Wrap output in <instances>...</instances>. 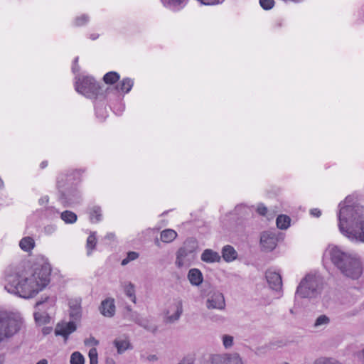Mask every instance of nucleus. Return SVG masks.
<instances>
[{
    "label": "nucleus",
    "mask_w": 364,
    "mask_h": 364,
    "mask_svg": "<svg viewBox=\"0 0 364 364\" xmlns=\"http://www.w3.org/2000/svg\"><path fill=\"white\" fill-rule=\"evenodd\" d=\"M114 234L112 233V232L107 233L105 236V238H107L108 240H112V239H114Z\"/></svg>",
    "instance_id": "obj_51"
},
{
    "label": "nucleus",
    "mask_w": 364,
    "mask_h": 364,
    "mask_svg": "<svg viewBox=\"0 0 364 364\" xmlns=\"http://www.w3.org/2000/svg\"><path fill=\"white\" fill-rule=\"evenodd\" d=\"M338 227L340 232L352 242L364 243V206L356 196H348L338 204Z\"/></svg>",
    "instance_id": "obj_2"
},
{
    "label": "nucleus",
    "mask_w": 364,
    "mask_h": 364,
    "mask_svg": "<svg viewBox=\"0 0 364 364\" xmlns=\"http://www.w3.org/2000/svg\"><path fill=\"white\" fill-rule=\"evenodd\" d=\"M77 62H78V57L75 58L74 60V64L72 68L73 71L74 73H75L76 71H78V70H79V67L77 65Z\"/></svg>",
    "instance_id": "obj_47"
},
{
    "label": "nucleus",
    "mask_w": 364,
    "mask_h": 364,
    "mask_svg": "<svg viewBox=\"0 0 364 364\" xmlns=\"http://www.w3.org/2000/svg\"><path fill=\"white\" fill-rule=\"evenodd\" d=\"M311 364H342V363L333 357L320 356L316 358Z\"/></svg>",
    "instance_id": "obj_30"
},
{
    "label": "nucleus",
    "mask_w": 364,
    "mask_h": 364,
    "mask_svg": "<svg viewBox=\"0 0 364 364\" xmlns=\"http://www.w3.org/2000/svg\"><path fill=\"white\" fill-rule=\"evenodd\" d=\"M75 90L87 98H96L100 93V85L92 77L89 75L76 76Z\"/></svg>",
    "instance_id": "obj_6"
},
{
    "label": "nucleus",
    "mask_w": 364,
    "mask_h": 364,
    "mask_svg": "<svg viewBox=\"0 0 364 364\" xmlns=\"http://www.w3.org/2000/svg\"><path fill=\"white\" fill-rule=\"evenodd\" d=\"M85 344L86 346H96L99 344V341L94 337H90L89 338L85 341Z\"/></svg>",
    "instance_id": "obj_43"
},
{
    "label": "nucleus",
    "mask_w": 364,
    "mask_h": 364,
    "mask_svg": "<svg viewBox=\"0 0 364 364\" xmlns=\"http://www.w3.org/2000/svg\"><path fill=\"white\" fill-rule=\"evenodd\" d=\"M182 313L183 301L181 298H175L164 311V320L166 323H175L180 318Z\"/></svg>",
    "instance_id": "obj_10"
},
{
    "label": "nucleus",
    "mask_w": 364,
    "mask_h": 364,
    "mask_svg": "<svg viewBox=\"0 0 364 364\" xmlns=\"http://www.w3.org/2000/svg\"><path fill=\"white\" fill-rule=\"evenodd\" d=\"M48 165V163L47 161H43L41 164V167L42 168H44L45 167H46Z\"/></svg>",
    "instance_id": "obj_55"
},
{
    "label": "nucleus",
    "mask_w": 364,
    "mask_h": 364,
    "mask_svg": "<svg viewBox=\"0 0 364 364\" xmlns=\"http://www.w3.org/2000/svg\"><path fill=\"white\" fill-rule=\"evenodd\" d=\"M105 364H116V362L112 358L107 357L105 360Z\"/></svg>",
    "instance_id": "obj_48"
},
{
    "label": "nucleus",
    "mask_w": 364,
    "mask_h": 364,
    "mask_svg": "<svg viewBox=\"0 0 364 364\" xmlns=\"http://www.w3.org/2000/svg\"><path fill=\"white\" fill-rule=\"evenodd\" d=\"M235 212L236 215L242 217L249 215L251 213V210L250 207L243 204H240L235 207Z\"/></svg>",
    "instance_id": "obj_36"
},
{
    "label": "nucleus",
    "mask_w": 364,
    "mask_h": 364,
    "mask_svg": "<svg viewBox=\"0 0 364 364\" xmlns=\"http://www.w3.org/2000/svg\"><path fill=\"white\" fill-rule=\"evenodd\" d=\"M277 238L274 231L264 232L260 237V243L264 250L272 251L277 246Z\"/></svg>",
    "instance_id": "obj_13"
},
{
    "label": "nucleus",
    "mask_w": 364,
    "mask_h": 364,
    "mask_svg": "<svg viewBox=\"0 0 364 364\" xmlns=\"http://www.w3.org/2000/svg\"><path fill=\"white\" fill-rule=\"evenodd\" d=\"M105 113H106V112H105V109H104V108H102H102L100 109V114H101V115H100V117H101V119H104V118H105Z\"/></svg>",
    "instance_id": "obj_52"
},
{
    "label": "nucleus",
    "mask_w": 364,
    "mask_h": 364,
    "mask_svg": "<svg viewBox=\"0 0 364 364\" xmlns=\"http://www.w3.org/2000/svg\"><path fill=\"white\" fill-rule=\"evenodd\" d=\"M321 280L315 274H307L299 283L296 294L301 298L316 296L320 291Z\"/></svg>",
    "instance_id": "obj_7"
},
{
    "label": "nucleus",
    "mask_w": 364,
    "mask_h": 364,
    "mask_svg": "<svg viewBox=\"0 0 364 364\" xmlns=\"http://www.w3.org/2000/svg\"><path fill=\"white\" fill-rule=\"evenodd\" d=\"M208 364H243V362L237 353H223L210 355Z\"/></svg>",
    "instance_id": "obj_11"
},
{
    "label": "nucleus",
    "mask_w": 364,
    "mask_h": 364,
    "mask_svg": "<svg viewBox=\"0 0 364 364\" xmlns=\"http://www.w3.org/2000/svg\"><path fill=\"white\" fill-rule=\"evenodd\" d=\"M57 230V226L55 225H48L44 228V233L46 235H51Z\"/></svg>",
    "instance_id": "obj_42"
},
{
    "label": "nucleus",
    "mask_w": 364,
    "mask_h": 364,
    "mask_svg": "<svg viewBox=\"0 0 364 364\" xmlns=\"http://www.w3.org/2000/svg\"><path fill=\"white\" fill-rule=\"evenodd\" d=\"M266 278L272 289L278 291L282 289V277L279 273L273 271H267L266 272Z\"/></svg>",
    "instance_id": "obj_15"
},
{
    "label": "nucleus",
    "mask_w": 364,
    "mask_h": 364,
    "mask_svg": "<svg viewBox=\"0 0 364 364\" xmlns=\"http://www.w3.org/2000/svg\"><path fill=\"white\" fill-rule=\"evenodd\" d=\"M19 247L24 252H31L35 247V241L31 237H24L19 241Z\"/></svg>",
    "instance_id": "obj_24"
},
{
    "label": "nucleus",
    "mask_w": 364,
    "mask_h": 364,
    "mask_svg": "<svg viewBox=\"0 0 364 364\" xmlns=\"http://www.w3.org/2000/svg\"><path fill=\"white\" fill-rule=\"evenodd\" d=\"M53 306H48L46 305H44V311L46 312H47L48 310H49L50 309H51Z\"/></svg>",
    "instance_id": "obj_56"
},
{
    "label": "nucleus",
    "mask_w": 364,
    "mask_h": 364,
    "mask_svg": "<svg viewBox=\"0 0 364 364\" xmlns=\"http://www.w3.org/2000/svg\"><path fill=\"white\" fill-rule=\"evenodd\" d=\"M49 198L47 196H43L39 199V204L41 205H46L48 204Z\"/></svg>",
    "instance_id": "obj_46"
},
{
    "label": "nucleus",
    "mask_w": 364,
    "mask_h": 364,
    "mask_svg": "<svg viewBox=\"0 0 364 364\" xmlns=\"http://www.w3.org/2000/svg\"><path fill=\"white\" fill-rule=\"evenodd\" d=\"M222 341L224 348L228 349L233 346L234 338L230 335L225 334L222 336Z\"/></svg>",
    "instance_id": "obj_37"
},
{
    "label": "nucleus",
    "mask_w": 364,
    "mask_h": 364,
    "mask_svg": "<svg viewBox=\"0 0 364 364\" xmlns=\"http://www.w3.org/2000/svg\"><path fill=\"white\" fill-rule=\"evenodd\" d=\"M156 244L158 246L159 245V240H156Z\"/></svg>",
    "instance_id": "obj_60"
},
{
    "label": "nucleus",
    "mask_w": 364,
    "mask_h": 364,
    "mask_svg": "<svg viewBox=\"0 0 364 364\" xmlns=\"http://www.w3.org/2000/svg\"><path fill=\"white\" fill-rule=\"evenodd\" d=\"M101 314L106 317H112L115 313L114 300L112 298L102 301L100 307Z\"/></svg>",
    "instance_id": "obj_16"
},
{
    "label": "nucleus",
    "mask_w": 364,
    "mask_h": 364,
    "mask_svg": "<svg viewBox=\"0 0 364 364\" xmlns=\"http://www.w3.org/2000/svg\"><path fill=\"white\" fill-rule=\"evenodd\" d=\"M225 320L224 317L221 316H218L215 321H223Z\"/></svg>",
    "instance_id": "obj_54"
},
{
    "label": "nucleus",
    "mask_w": 364,
    "mask_h": 364,
    "mask_svg": "<svg viewBox=\"0 0 364 364\" xmlns=\"http://www.w3.org/2000/svg\"><path fill=\"white\" fill-rule=\"evenodd\" d=\"M134 321L137 324L144 327L145 329H146L151 332L154 333L157 330V328L156 326L149 323V321L145 318H136Z\"/></svg>",
    "instance_id": "obj_32"
},
{
    "label": "nucleus",
    "mask_w": 364,
    "mask_h": 364,
    "mask_svg": "<svg viewBox=\"0 0 364 364\" xmlns=\"http://www.w3.org/2000/svg\"><path fill=\"white\" fill-rule=\"evenodd\" d=\"M177 232L172 229H166L161 232V240L163 242L169 243L177 237Z\"/></svg>",
    "instance_id": "obj_26"
},
{
    "label": "nucleus",
    "mask_w": 364,
    "mask_h": 364,
    "mask_svg": "<svg viewBox=\"0 0 364 364\" xmlns=\"http://www.w3.org/2000/svg\"><path fill=\"white\" fill-rule=\"evenodd\" d=\"M100 109L101 108H97L96 109V114H97V117H100Z\"/></svg>",
    "instance_id": "obj_58"
},
{
    "label": "nucleus",
    "mask_w": 364,
    "mask_h": 364,
    "mask_svg": "<svg viewBox=\"0 0 364 364\" xmlns=\"http://www.w3.org/2000/svg\"><path fill=\"white\" fill-rule=\"evenodd\" d=\"M188 279L193 286L198 287L203 281V276L200 269H191L187 275Z\"/></svg>",
    "instance_id": "obj_17"
},
{
    "label": "nucleus",
    "mask_w": 364,
    "mask_h": 364,
    "mask_svg": "<svg viewBox=\"0 0 364 364\" xmlns=\"http://www.w3.org/2000/svg\"><path fill=\"white\" fill-rule=\"evenodd\" d=\"M360 359L362 363L364 364V348L360 352Z\"/></svg>",
    "instance_id": "obj_53"
},
{
    "label": "nucleus",
    "mask_w": 364,
    "mask_h": 364,
    "mask_svg": "<svg viewBox=\"0 0 364 364\" xmlns=\"http://www.w3.org/2000/svg\"><path fill=\"white\" fill-rule=\"evenodd\" d=\"M53 210V208H49V209H48V211H50V212H52Z\"/></svg>",
    "instance_id": "obj_59"
},
{
    "label": "nucleus",
    "mask_w": 364,
    "mask_h": 364,
    "mask_svg": "<svg viewBox=\"0 0 364 364\" xmlns=\"http://www.w3.org/2000/svg\"><path fill=\"white\" fill-rule=\"evenodd\" d=\"M70 308V315L74 319H77L81 316V300L80 299H71L69 301Z\"/></svg>",
    "instance_id": "obj_22"
},
{
    "label": "nucleus",
    "mask_w": 364,
    "mask_h": 364,
    "mask_svg": "<svg viewBox=\"0 0 364 364\" xmlns=\"http://www.w3.org/2000/svg\"><path fill=\"white\" fill-rule=\"evenodd\" d=\"M102 210L99 206H93L90 209V219L92 223H98L102 220Z\"/></svg>",
    "instance_id": "obj_28"
},
{
    "label": "nucleus",
    "mask_w": 364,
    "mask_h": 364,
    "mask_svg": "<svg viewBox=\"0 0 364 364\" xmlns=\"http://www.w3.org/2000/svg\"><path fill=\"white\" fill-rule=\"evenodd\" d=\"M97 38H98V35H95H95H92V36H91V38H92V40H95V39H97Z\"/></svg>",
    "instance_id": "obj_57"
},
{
    "label": "nucleus",
    "mask_w": 364,
    "mask_h": 364,
    "mask_svg": "<svg viewBox=\"0 0 364 364\" xmlns=\"http://www.w3.org/2000/svg\"><path fill=\"white\" fill-rule=\"evenodd\" d=\"M125 295L134 303L136 302L135 285L131 282L126 281L121 284Z\"/></svg>",
    "instance_id": "obj_20"
},
{
    "label": "nucleus",
    "mask_w": 364,
    "mask_h": 364,
    "mask_svg": "<svg viewBox=\"0 0 364 364\" xmlns=\"http://www.w3.org/2000/svg\"><path fill=\"white\" fill-rule=\"evenodd\" d=\"M257 212L259 214L262 215H265L266 213H267V208L264 205H259L257 207Z\"/></svg>",
    "instance_id": "obj_44"
},
{
    "label": "nucleus",
    "mask_w": 364,
    "mask_h": 364,
    "mask_svg": "<svg viewBox=\"0 0 364 364\" xmlns=\"http://www.w3.org/2000/svg\"><path fill=\"white\" fill-rule=\"evenodd\" d=\"M70 181V176L65 173L60 174L57 178L59 200L64 206H71L81 200V193Z\"/></svg>",
    "instance_id": "obj_4"
},
{
    "label": "nucleus",
    "mask_w": 364,
    "mask_h": 364,
    "mask_svg": "<svg viewBox=\"0 0 364 364\" xmlns=\"http://www.w3.org/2000/svg\"><path fill=\"white\" fill-rule=\"evenodd\" d=\"M330 323V318L326 315H320L315 321L314 326L315 328H321L326 326Z\"/></svg>",
    "instance_id": "obj_35"
},
{
    "label": "nucleus",
    "mask_w": 364,
    "mask_h": 364,
    "mask_svg": "<svg viewBox=\"0 0 364 364\" xmlns=\"http://www.w3.org/2000/svg\"><path fill=\"white\" fill-rule=\"evenodd\" d=\"M36 364H48V361L46 358L41 359Z\"/></svg>",
    "instance_id": "obj_50"
},
{
    "label": "nucleus",
    "mask_w": 364,
    "mask_h": 364,
    "mask_svg": "<svg viewBox=\"0 0 364 364\" xmlns=\"http://www.w3.org/2000/svg\"><path fill=\"white\" fill-rule=\"evenodd\" d=\"M225 306L223 294L218 291L212 292L206 300V307L208 309L224 310Z\"/></svg>",
    "instance_id": "obj_12"
},
{
    "label": "nucleus",
    "mask_w": 364,
    "mask_h": 364,
    "mask_svg": "<svg viewBox=\"0 0 364 364\" xmlns=\"http://www.w3.org/2000/svg\"><path fill=\"white\" fill-rule=\"evenodd\" d=\"M44 305L48 306H54L55 301L48 297L46 296L44 299L36 302L35 309L36 311L33 314L36 322L39 324L48 323L50 321V317L48 312L44 311Z\"/></svg>",
    "instance_id": "obj_9"
},
{
    "label": "nucleus",
    "mask_w": 364,
    "mask_h": 364,
    "mask_svg": "<svg viewBox=\"0 0 364 364\" xmlns=\"http://www.w3.org/2000/svg\"><path fill=\"white\" fill-rule=\"evenodd\" d=\"M50 267L48 264L36 265L32 270L9 274L5 289L11 294L28 299L36 295L50 282Z\"/></svg>",
    "instance_id": "obj_1"
},
{
    "label": "nucleus",
    "mask_w": 364,
    "mask_h": 364,
    "mask_svg": "<svg viewBox=\"0 0 364 364\" xmlns=\"http://www.w3.org/2000/svg\"><path fill=\"white\" fill-rule=\"evenodd\" d=\"M139 257V253L136 252H129L127 255V257L122 259L121 264L122 266H125L129 264L130 262L136 259Z\"/></svg>",
    "instance_id": "obj_38"
},
{
    "label": "nucleus",
    "mask_w": 364,
    "mask_h": 364,
    "mask_svg": "<svg viewBox=\"0 0 364 364\" xmlns=\"http://www.w3.org/2000/svg\"><path fill=\"white\" fill-rule=\"evenodd\" d=\"M22 319L12 314L0 311V343L12 337L21 328Z\"/></svg>",
    "instance_id": "obj_5"
},
{
    "label": "nucleus",
    "mask_w": 364,
    "mask_h": 364,
    "mask_svg": "<svg viewBox=\"0 0 364 364\" xmlns=\"http://www.w3.org/2000/svg\"><path fill=\"white\" fill-rule=\"evenodd\" d=\"M119 75L117 72H109L104 75L103 80L106 84L112 85L119 79Z\"/></svg>",
    "instance_id": "obj_33"
},
{
    "label": "nucleus",
    "mask_w": 364,
    "mask_h": 364,
    "mask_svg": "<svg viewBox=\"0 0 364 364\" xmlns=\"http://www.w3.org/2000/svg\"><path fill=\"white\" fill-rule=\"evenodd\" d=\"M70 363V364H84L85 358L81 353L75 351L71 354Z\"/></svg>",
    "instance_id": "obj_34"
},
{
    "label": "nucleus",
    "mask_w": 364,
    "mask_h": 364,
    "mask_svg": "<svg viewBox=\"0 0 364 364\" xmlns=\"http://www.w3.org/2000/svg\"><path fill=\"white\" fill-rule=\"evenodd\" d=\"M88 21L89 17L85 14H82L75 19V25L77 26H82L85 25Z\"/></svg>",
    "instance_id": "obj_40"
},
{
    "label": "nucleus",
    "mask_w": 364,
    "mask_h": 364,
    "mask_svg": "<svg viewBox=\"0 0 364 364\" xmlns=\"http://www.w3.org/2000/svg\"><path fill=\"white\" fill-rule=\"evenodd\" d=\"M325 255L345 276L355 279L361 275V264L355 256L333 245H328Z\"/></svg>",
    "instance_id": "obj_3"
},
{
    "label": "nucleus",
    "mask_w": 364,
    "mask_h": 364,
    "mask_svg": "<svg viewBox=\"0 0 364 364\" xmlns=\"http://www.w3.org/2000/svg\"><path fill=\"white\" fill-rule=\"evenodd\" d=\"M90 364H98V353L95 348H92L88 353Z\"/></svg>",
    "instance_id": "obj_39"
},
{
    "label": "nucleus",
    "mask_w": 364,
    "mask_h": 364,
    "mask_svg": "<svg viewBox=\"0 0 364 364\" xmlns=\"http://www.w3.org/2000/svg\"><path fill=\"white\" fill-rule=\"evenodd\" d=\"M96 244H97V239H96L95 232H92L88 236V237L87 239L86 247H87V255H90L92 254V252L95 248Z\"/></svg>",
    "instance_id": "obj_31"
},
{
    "label": "nucleus",
    "mask_w": 364,
    "mask_h": 364,
    "mask_svg": "<svg viewBox=\"0 0 364 364\" xmlns=\"http://www.w3.org/2000/svg\"><path fill=\"white\" fill-rule=\"evenodd\" d=\"M310 213L311 215L314 216V217H316V218H318L321 216V212L319 209L318 208H314V209H311L310 210Z\"/></svg>",
    "instance_id": "obj_45"
},
{
    "label": "nucleus",
    "mask_w": 364,
    "mask_h": 364,
    "mask_svg": "<svg viewBox=\"0 0 364 364\" xmlns=\"http://www.w3.org/2000/svg\"><path fill=\"white\" fill-rule=\"evenodd\" d=\"M196 243L186 240L176 252V266L179 269L188 268L196 259Z\"/></svg>",
    "instance_id": "obj_8"
},
{
    "label": "nucleus",
    "mask_w": 364,
    "mask_h": 364,
    "mask_svg": "<svg viewBox=\"0 0 364 364\" xmlns=\"http://www.w3.org/2000/svg\"><path fill=\"white\" fill-rule=\"evenodd\" d=\"M200 259L206 263H215L220 261V255L218 252L211 249H205L201 254Z\"/></svg>",
    "instance_id": "obj_18"
},
{
    "label": "nucleus",
    "mask_w": 364,
    "mask_h": 364,
    "mask_svg": "<svg viewBox=\"0 0 364 364\" xmlns=\"http://www.w3.org/2000/svg\"><path fill=\"white\" fill-rule=\"evenodd\" d=\"M237 255V252L232 246L226 245L223 248L222 256L225 261L232 262L236 259Z\"/></svg>",
    "instance_id": "obj_23"
},
{
    "label": "nucleus",
    "mask_w": 364,
    "mask_h": 364,
    "mask_svg": "<svg viewBox=\"0 0 364 364\" xmlns=\"http://www.w3.org/2000/svg\"><path fill=\"white\" fill-rule=\"evenodd\" d=\"M134 85V80L129 77L124 78L117 86V89L124 93H128Z\"/></svg>",
    "instance_id": "obj_25"
},
{
    "label": "nucleus",
    "mask_w": 364,
    "mask_h": 364,
    "mask_svg": "<svg viewBox=\"0 0 364 364\" xmlns=\"http://www.w3.org/2000/svg\"><path fill=\"white\" fill-rule=\"evenodd\" d=\"M113 345L117 348L118 354H122L127 350L132 348V346L127 338H116L113 341Z\"/></svg>",
    "instance_id": "obj_21"
},
{
    "label": "nucleus",
    "mask_w": 364,
    "mask_h": 364,
    "mask_svg": "<svg viewBox=\"0 0 364 364\" xmlns=\"http://www.w3.org/2000/svg\"><path fill=\"white\" fill-rule=\"evenodd\" d=\"M259 4L264 10L271 9L274 5V0H259Z\"/></svg>",
    "instance_id": "obj_41"
},
{
    "label": "nucleus",
    "mask_w": 364,
    "mask_h": 364,
    "mask_svg": "<svg viewBox=\"0 0 364 364\" xmlns=\"http://www.w3.org/2000/svg\"><path fill=\"white\" fill-rule=\"evenodd\" d=\"M163 6L173 11L182 9L187 4L188 0H161Z\"/></svg>",
    "instance_id": "obj_19"
},
{
    "label": "nucleus",
    "mask_w": 364,
    "mask_h": 364,
    "mask_svg": "<svg viewBox=\"0 0 364 364\" xmlns=\"http://www.w3.org/2000/svg\"><path fill=\"white\" fill-rule=\"evenodd\" d=\"M291 223V219L289 216L286 215H280L277 217L276 223L278 228L281 230L287 229Z\"/></svg>",
    "instance_id": "obj_29"
},
{
    "label": "nucleus",
    "mask_w": 364,
    "mask_h": 364,
    "mask_svg": "<svg viewBox=\"0 0 364 364\" xmlns=\"http://www.w3.org/2000/svg\"><path fill=\"white\" fill-rule=\"evenodd\" d=\"M60 218L66 224H73L77 221V215L70 210H65L60 213Z\"/></svg>",
    "instance_id": "obj_27"
},
{
    "label": "nucleus",
    "mask_w": 364,
    "mask_h": 364,
    "mask_svg": "<svg viewBox=\"0 0 364 364\" xmlns=\"http://www.w3.org/2000/svg\"><path fill=\"white\" fill-rule=\"evenodd\" d=\"M147 359L149 361H155L158 359L157 356L156 355H150L148 356Z\"/></svg>",
    "instance_id": "obj_49"
},
{
    "label": "nucleus",
    "mask_w": 364,
    "mask_h": 364,
    "mask_svg": "<svg viewBox=\"0 0 364 364\" xmlns=\"http://www.w3.org/2000/svg\"><path fill=\"white\" fill-rule=\"evenodd\" d=\"M76 329V324L73 321L58 323L55 329V334L63 336L66 341L70 334L75 331Z\"/></svg>",
    "instance_id": "obj_14"
}]
</instances>
